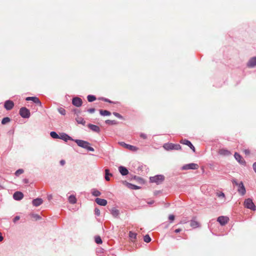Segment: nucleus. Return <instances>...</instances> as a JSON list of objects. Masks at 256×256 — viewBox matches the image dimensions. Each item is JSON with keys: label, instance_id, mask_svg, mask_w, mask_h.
<instances>
[{"label": "nucleus", "instance_id": "nucleus-1", "mask_svg": "<svg viewBox=\"0 0 256 256\" xmlns=\"http://www.w3.org/2000/svg\"><path fill=\"white\" fill-rule=\"evenodd\" d=\"M74 141L79 146L86 148L89 151H94V148L90 146V143L88 142L80 140H76Z\"/></svg>", "mask_w": 256, "mask_h": 256}, {"label": "nucleus", "instance_id": "nucleus-2", "mask_svg": "<svg viewBox=\"0 0 256 256\" xmlns=\"http://www.w3.org/2000/svg\"><path fill=\"white\" fill-rule=\"evenodd\" d=\"M164 148L166 150H180L182 149L181 146L178 144H174L172 143H166L163 146Z\"/></svg>", "mask_w": 256, "mask_h": 256}, {"label": "nucleus", "instance_id": "nucleus-3", "mask_svg": "<svg viewBox=\"0 0 256 256\" xmlns=\"http://www.w3.org/2000/svg\"><path fill=\"white\" fill-rule=\"evenodd\" d=\"M244 206L247 208L252 210H256V206L250 198L246 199L244 202Z\"/></svg>", "mask_w": 256, "mask_h": 256}, {"label": "nucleus", "instance_id": "nucleus-4", "mask_svg": "<svg viewBox=\"0 0 256 256\" xmlns=\"http://www.w3.org/2000/svg\"><path fill=\"white\" fill-rule=\"evenodd\" d=\"M164 179V177L162 175H158L150 178V181L152 182H156L157 184L161 183Z\"/></svg>", "mask_w": 256, "mask_h": 256}, {"label": "nucleus", "instance_id": "nucleus-5", "mask_svg": "<svg viewBox=\"0 0 256 256\" xmlns=\"http://www.w3.org/2000/svg\"><path fill=\"white\" fill-rule=\"evenodd\" d=\"M20 114L24 118H28L30 116V112L26 108L23 107L20 110Z\"/></svg>", "mask_w": 256, "mask_h": 256}, {"label": "nucleus", "instance_id": "nucleus-6", "mask_svg": "<svg viewBox=\"0 0 256 256\" xmlns=\"http://www.w3.org/2000/svg\"><path fill=\"white\" fill-rule=\"evenodd\" d=\"M198 165L196 164L191 163L184 165L182 167V170H197L198 168Z\"/></svg>", "mask_w": 256, "mask_h": 256}, {"label": "nucleus", "instance_id": "nucleus-7", "mask_svg": "<svg viewBox=\"0 0 256 256\" xmlns=\"http://www.w3.org/2000/svg\"><path fill=\"white\" fill-rule=\"evenodd\" d=\"M119 144L121 146H122L124 147V148H127L132 152H136L138 150V148L137 147L134 146L126 144L124 142H120Z\"/></svg>", "mask_w": 256, "mask_h": 256}, {"label": "nucleus", "instance_id": "nucleus-8", "mask_svg": "<svg viewBox=\"0 0 256 256\" xmlns=\"http://www.w3.org/2000/svg\"><path fill=\"white\" fill-rule=\"evenodd\" d=\"M217 221L220 224V225L224 226L229 221V218L226 216H220L218 218Z\"/></svg>", "mask_w": 256, "mask_h": 256}, {"label": "nucleus", "instance_id": "nucleus-9", "mask_svg": "<svg viewBox=\"0 0 256 256\" xmlns=\"http://www.w3.org/2000/svg\"><path fill=\"white\" fill-rule=\"evenodd\" d=\"M72 103L74 106L80 107L82 106V102L80 98L76 97L73 98Z\"/></svg>", "mask_w": 256, "mask_h": 256}, {"label": "nucleus", "instance_id": "nucleus-10", "mask_svg": "<svg viewBox=\"0 0 256 256\" xmlns=\"http://www.w3.org/2000/svg\"><path fill=\"white\" fill-rule=\"evenodd\" d=\"M180 143H181L183 144L187 145L193 150L194 152H195V151H196L195 148L190 141H189L187 140H186V139L182 140H180Z\"/></svg>", "mask_w": 256, "mask_h": 256}, {"label": "nucleus", "instance_id": "nucleus-11", "mask_svg": "<svg viewBox=\"0 0 256 256\" xmlns=\"http://www.w3.org/2000/svg\"><path fill=\"white\" fill-rule=\"evenodd\" d=\"M238 187V191L241 195L244 196L246 194V190L242 182H241L239 183Z\"/></svg>", "mask_w": 256, "mask_h": 256}, {"label": "nucleus", "instance_id": "nucleus-12", "mask_svg": "<svg viewBox=\"0 0 256 256\" xmlns=\"http://www.w3.org/2000/svg\"><path fill=\"white\" fill-rule=\"evenodd\" d=\"M14 106V104L12 101L8 100L6 101L4 103V108L7 110H12Z\"/></svg>", "mask_w": 256, "mask_h": 256}, {"label": "nucleus", "instance_id": "nucleus-13", "mask_svg": "<svg viewBox=\"0 0 256 256\" xmlns=\"http://www.w3.org/2000/svg\"><path fill=\"white\" fill-rule=\"evenodd\" d=\"M13 198L15 200H20L24 198V194L20 192H16L14 193Z\"/></svg>", "mask_w": 256, "mask_h": 256}, {"label": "nucleus", "instance_id": "nucleus-14", "mask_svg": "<svg viewBox=\"0 0 256 256\" xmlns=\"http://www.w3.org/2000/svg\"><path fill=\"white\" fill-rule=\"evenodd\" d=\"M95 202H96L97 204L102 206H105L107 204L106 200L100 198H96Z\"/></svg>", "mask_w": 256, "mask_h": 256}, {"label": "nucleus", "instance_id": "nucleus-15", "mask_svg": "<svg viewBox=\"0 0 256 256\" xmlns=\"http://www.w3.org/2000/svg\"><path fill=\"white\" fill-rule=\"evenodd\" d=\"M26 100H31L34 103L38 104L40 106H42V103L39 99L36 97H28L26 98Z\"/></svg>", "mask_w": 256, "mask_h": 256}, {"label": "nucleus", "instance_id": "nucleus-16", "mask_svg": "<svg viewBox=\"0 0 256 256\" xmlns=\"http://www.w3.org/2000/svg\"><path fill=\"white\" fill-rule=\"evenodd\" d=\"M43 202V200L40 198H37L36 199H34L32 202V204L35 206H40Z\"/></svg>", "mask_w": 256, "mask_h": 256}, {"label": "nucleus", "instance_id": "nucleus-17", "mask_svg": "<svg viewBox=\"0 0 256 256\" xmlns=\"http://www.w3.org/2000/svg\"><path fill=\"white\" fill-rule=\"evenodd\" d=\"M88 127L92 131L96 132H100V128L94 124H88Z\"/></svg>", "mask_w": 256, "mask_h": 256}, {"label": "nucleus", "instance_id": "nucleus-18", "mask_svg": "<svg viewBox=\"0 0 256 256\" xmlns=\"http://www.w3.org/2000/svg\"><path fill=\"white\" fill-rule=\"evenodd\" d=\"M234 156L235 158L240 164H244L245 163V161L242 158L241 156L239 154L236 152L234 154Z\"/></svg>", "mask_w": 256, "mask_h": 256}, {"label": "nucleus", "instance_id": "nucleus-19", "mask_svg": "<svg viewBox=\"0 0 256 256\" xmlns=\"http://www.w3.org/2000/svg\"><path fill=\"white\" fill-rule=\"evenodd\" d=\"M119 171L122 176H126L128 174V170L122 166H120L118 168Z\"/></svg>", "mask_w": 256, "mask_h": 256}, {"label": "nucleus", "instance_id": "nucleus-20", "mask_svg": "<svg viewBox=\"0 0 256 256\" xmlns=\"http://www.w3.org/2000/svg\"><path fill=\"white\" fill-rule=\"evenodd\" d=\"M190 225L192 228H196L200 226V224L195 219L190 220Z\"/></svg>", "mask_w": 256, "mask_h": 256}, {"label": "nucleus", "instance_id": "nucleus-21", "mask_svg": "<svg viewBox=\"0 0 256 256\" xmlns=\"http://www.w3.org/2000/svg\"><path fill=\"white\" fill-rule=\"evenodd\" d=\"M59 138H60L62 140H63L66 142L68 140H72L71 137L68 136V134H62L60 135Z\"/></svg>", "mask_w": 256, "mask_h": 256}, {"label": "nucleus", "instance_id": "nucleus-22", "mask_svg": "<svg viewBox=\"0 0 256 256\" xmlns=\"http://www.w3.org/2000/svg\"><path fill=\"white\" fill-rule=\"evenodd\" d=\"M136 236L137 234L135 232H133L131 231L129 232V237L130 238L131 241L132 242H135L136 238Z\"/></svg>", "mask_w": 256, "mask_h": 256}, {"label": "nucleus", "instance_id": "nucleus-23", "mask_svg": "<svg viewBox=\"0 0 256 256\" xmlns=\"http://www.w3.org/2000/svg\"><path fill=\"white\" fill-rule=\"evenodd\" d=\"M111 214L114 217H118L119 214V210L115 208H113L111 210Z\"/></svg>", "mask_w": 256, "mask_h": 256}, {"label": "nucleus", "instance_id": "nucleus-24", "mask_svg": "<svg viewBox=\"0 0 256 256\" xmlns=\"http://www.w3.org/2000/svg\"><path fill=\"white\" fill-rule=\"evenodd\" d=\"M76 122L78 124H82V125H84L85 124L86 122L84 120V119L82 118V117L78 116L76 118Z\"/></svg>", "mask_w": 256, "mask_h": 256}, {"label": "nucleus", "instance_id": "nucleus-25", "mask_svg": "<svg viewBox=\"0 0 256 256\" xmlns=\"http://www.w3.org/2000/svg\"><path fill=\"white\" fill-rule=\"evenodd\" d=\"M68 201L70 204H74L76 202V198L74 196L71 195L68 198Z\"/></svg>", "mask_w": 256, "mask_h": 256}, {"label": "nucleus", "instance_id": "nucleus-26", "mask_svg": "<svg viewBox=\"0 0 256 256\" xmlns=\"http://www.w3.org/2000/svg\"><path fill=\"white\" fill-rule=\"evenodd\" d=\"M100 113L102 116H110L111 113L110 112L106 110H100Z\"/></svg>", "mask_w": 256, "mask_h": 256}, {"label": "nucleus", "instance_id": "nucleus-27", "mask_svg": "<svg viewBox=\"0 0 256 256\" xmlns=\"http://www.w3.org/2000/svg\"><path fill=\"white\" fill-rule=\"evenodd\" d=\"M219 153L220 154H222V155H229L230 154V151H228V150H224V149L220 150L219 151Z\"/></svg>", "mask_w": 256, "mask_h": 256}, {"label": "nucleus", "instance_id": "nucleus-28", "mask_svg": "<svg viewBox=\"0 0 256 256\" xmlns=\"http://www.w3.org/2000/svg\"><path fill=\"white\" fill-rule=\"evenodd\" d=\"M105 122L110 125H116L118 124V122L114 120H108L105 121Z\"/></svg>", "mask_w": 256, "mask_h": 256}, {"label": "nucleus", "instance_id": "nucleus-29", "mask_svg": "<svg viewBox=\"0 0 256 256\" xmlns=\"http://www.w3.org/2000/svg\"><path fill=\"white\" fill-rule=\"evenodd\" d=\"M105 173H106V176H105V179L107 181H109L110 180V178H109V176H112V174L110 173L109 172V170L108 169H106L105 170Z\"/></svg>", "mask_w": 256, "mask_h": 256}, {"label": "nucleus", "instance_id": "nucleus-30", "mask_svg": "<svg viewBox=\"0 0 256 256\" xmlns=\"http://www.w3.org/2000/svg\"><path fill=\"white\" fill-rule=\"evenodd\" d=\"M127 186L129 188H130L132 190H138V189L140 188L139 186L134 185V184H129V183H128L127 184Z\"/></svg>", "mask_w": 256, "mask_h": 256}, {"label": "nucleus", "instance_id": "nucleus-31", "mask_svg": "<svg viewBox=\"0 0 256 256\" xmlns=\"http://www.w3.org/2000/svg\"><path fill=\"white\" fill-rule=\"evenodd\" d=\"M87 98H88V100L89 102H94V100H96V96L93 95H88L87 97Z\"/></svg>", "mask_w": 256, "mask_h": 256}, {"label": "nucleus", "instance_id": "nucleus-32", "mask_svg": "<svg viewBox=\"0 0 256 256\" xmlns=\"http://www.w3.org/2000/svg\"><path fill=\"white\" fill-rule=\"evenodd\" d=\"M10 120L9 118H8V117L4 118L2 120V124H5L9 122H10Z\"/></svg>", "mask_w": 256, "mask_h": 256}, {"label": "nucleus", "instance_id": "nucleus-33", "mask_svg": "<svg viewBox=\"0 0 256 256\" xmlns=\"http://www.w3.org/2000/svg\"><path fill=\"white\" fill-rule=\"evenodd\" d=\"M50 135L54 138H60V136L54 132H50Z\"/></svg>", "mask_w": 256, "mask_h": 256}, {"label": "nucleus", "instance_id": "nucleus-34", "mask_svg": "<svg viewBox=\"0 0 256 256\" xmlns=\"http://www.w3.org/2000/svg\"><path fill=\"white\" fill-rule=\"evenodd\" d=\"M95 242L98 244H101L102 242L101 238L100 236L95 237Z\"/></svg>", "mask_w": 256, "mask_h": 256}, {"label": "nucleus", "instance_id": "nucleus-35", "mask_svg": "<svg viewBox=\"0 0 256 256\" xmlns=\"http://www.w3.org/2000/svg\"><path fill=\"white\" fill-rule=\"evenodd\" d=\"M92 194L93 196H100L101 194L100 192L96 190H94Z\"/></svg>", "mask_w": 256, "mask_h": 256}, {"label": "nucleus", "instance_id": "nucleus-36", "mask_svg": "<svg viewBox=\"0 0 256 256\" xmlns=\"http://www.w3.org/2000/svg\"><path fill=\"white\" fill-rule=\"evenodd\" d=\"M144 240L148 243L151 241V238L148 234H146L144 238Z\"/></svg>", "mask_w": 256, "mask_h": 256}, {"label": "nucleus", "instance_id": "nucleus-37", "mask_svg": "<svg viewBox=\"0 0 256 256\" xmlns=\"http://www.w3.org/2000/svg\"><path fill=\"white\" fill-rule=\"evenodd\" d=\"M58 112L62 115L66 114V110L64 108H60L58 109Z\"/></svg>", "mask_w": 256, "mask_h": 256}, {"label": "nucleus", "instance_id": "nucleus-38", "mask_svg": "<svg viewBox=\"0 0 256 256\" xmlns=\"http://www.w3.org/2000/svg\"><path fill=\"white\" fill-rule=\"evenodd\" d=\"M249 64H256V56L254 57L250 60Z\"/></svg>", "mask_w": 256, "mask_h": 256}, {"label": "nucleus", "instance_id": "nucleus-39", "mask_svg": "<svg viewBox=\"0 0 256 256\" xmlns=\"http://www.w3.org/2000/svg\"><path fill=\"white\" fill-rule=\"evenodd\" d=\"M113 114L119 118L124 119L123 116L121 114H120L119 113L114 112H113Z\"/></svg>", "mask_w": 256, "mask_h": 256}, {"label": "nucleus", "instance_id": "nucleus-40", "mask_svg": "<svg viewBox=\"0 0 256 256\" xmlns=\"http://www.w3.org/2000/svg\"><path fill=\"white\" fill-rule=\"evenodd\" d=\"M24 172V170H23L22 169H19L18 170H17L16 172H15V174L16 176H19L20 174H22Z\"/></svg>", "mask_w": 256, "mask_h": 256}, {"label": "nucleus", "instance_id": "nucleus-41", "mask_svg": "<svg viewBox=\"0 0 256 256\" xmlns=\"http://www.w3.org/2000/svg\"><path fill=\"white\" fill-rule=\"evenodd\" d=\"M95 214L98 216H99L100 214V210L97 208H96L94 210Z\"/></svg>", "mask_w": 256, "mask_h": 256}, {"label": "nucleus", "instance_id": "nucleus-42", "mask_svg": "<svg viewBox=\"0 0 256 256\" xmlns=\"http://www.w3.org/2000/svg\"><path fill=\"white\" fill-rule=\"evenodd\" d=\"M20 219V216H15V217H14V220H13V222H14V223H15V222H16L17 221H18Z\"/></svg>", "mask_w": 256, "mask_h": 256}, {"label": "nucleus", "instance_id": "nucleus-43", "mask_svg": "<svg viewBox=\"0 0 256 256\" xmlns=\"http://www.w3.org/2000/svg\"><path fill=\"white\" fill-rule=\"evenodd\" d=\"M88 112L90 113H94L95 112V108H91L88 110Z\"/></svg>", "mask_w": 256, "mask_h": 256}, {"label": "nucleus", "instance_id": "nucleus-44", "mask_svg": "<svg viewBox=\"0 0 256 256\" xmlns=\"http://www.w3.org/2000/svg\"><path fill=\"white\" fill-rule=\"evenodd\" d=\"M174 216L172 214L168 216L169 220L172 221H173L174 220Z\"/></svg>", "mask_w": 256, "mask_h": 256}, {"label": "nucleus", "instance_id": "nucleus-45", "mask_svg": "<svg viewBox=\"0 0 256 256\" xmlns=\"http://www.w3.org/2000/svg\"><path fill=\"white\" fill-rule=\"evenodd\" d=\"M243 152L245 153L246 154L248 155L250 154V151L248 150H244Z\"/></svg>", "mask_w": 256, "mask_h": 256}, {"label": "nucleus", "instance_id": "nucleus-46", "mask_svg": "<svg viewBox=\"0 0 256 256\" xmlns=\"http://www.w3.org/2000/svg\"><path fill=\"white\" fill-rule=\"evenodd\" d=\"M140 136L143 139H146V134H140Z\"/></svg>", "mask_w": 256, "mask_h": 256}, {"label": "nucleus", "instance_id": "nucleus-47", "mask_svg": "<svg viewBox=\"0 0 256 256\" xmlns=\"http://www.w3.org/2000/svg\"><path fill=\"white\" fill-rule=\"evenodd\" d=\"M217 195L218 197H221V196L224 197V193H223L222 192H220V194H218Z\"/></svg>", "mask_w": 256, "mask_h": 256}, {"label": "nucleus", "instance_id": "nucleus-48", "mask_svg": "<svg viewBox=\"0 0 256 256\" xmlns=\"http://www.w3.org/2000/svg\"><path fill=\"white\" fill-rule=\"evenodd\" d=\"M252 167H253V169H254V172L256 173V162L254 163V164L252 165Z\"/></svg>", "mask_w": 256, "mask_h": 256}, {"label": "nucleus", "instance_id": "nucleus-49", "mask_svg": "<svg viewBox=\"0 0 256 256\" xmlns=\"http://www.w3.org/2000/svg\"><path fill=\"white\" fill-rule=\"evenodd\" d=\"M65 160H62L60 161V164L62 166H64L65 164Z\"/></svg>", "mask_w": 256, "mask_h": 256}, {"label": "nucleus", "instance_id": "nucleus-50", "mask_svg": "<svg viewBox=\"0 0 256 256\" xmlns=\"http://www.w3.org/2000/svg\"><path fill=\"white\" fill-rule=\"evenodd\" d=\"M232 183H233L234 184H236V186H238V184H239V183H238V182H236V180H232Z\"/></svg>", "mask_w": 256, "mask_h": 256}, {"label": "nucleus", "instance_id": "nucleus-51", "mask_svg": "<svg viewBox=\"0 0 256 256\" xmlns=\"http://www.w3.org/2000/svg\"><path fill=\"white\" fill-rule=\"evenodd\" d=\"M182 230V229L180 228H178V229H176L175 230H174V232H176V233H178V232H181Z\"/></svg>", "mask_w": 256, "mask_h": 256}, {"label": "nucleus", "instance_id": "nucleus-52", "mask_svg": "<svg viewBox=\"0 0 256 256\" xmlns=\"http://www.w3.org/2000/svg\"><path fill=\"white\" fill-rule=\"evenodd\" d=\"M4 240V238L2 236V233L0 232V242H2Z\"/></svg>", "mask_w": 256, "mask_h": 256}, {"label": "nucleus", "instance_id": "nucleus-53", "mask_svg": "<svg viewBox=\"0 0 256 256\" xmlns=\"http://www.w3.org/2000/svg\"><path fill=\"white\" fill-rule=\"evenodd\" d=\"M48 200H50V198H52V196H48Z\"/></svg>", "mask_w": 256, "mask_h": 256}, {"label": "nucleus", "instance_id": "nucleus-54", "mask_svg": "<svg viewBox=\"0 0 256 256\" xmlns=\"http://www.w3.org/2000/svg\"><path fill=\"white\" fill-rule=\"evenodd\" d=\"M104 101L110 102L106 99H104Z\"/></svg>", "mask_w": 256, "mask_h": 256}, {"label": "nucleus", "instance_id": "nucleus-55", "mask_svg": "<svg viewBox=\"0 0 256 256\" xmlns=\"http://www.w3.org/2000/svg\"><path fill=\"white\" fill-rule=\"evenodd\" d=\"M248 66H250V67L252 68V67H253V66H254V65L250 64V65H248Z\"/></svg>", "mask_w": 256, "mask_h": 256}]
</instances>
